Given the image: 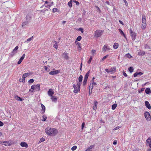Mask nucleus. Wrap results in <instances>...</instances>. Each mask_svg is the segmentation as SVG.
Listing matches in <instances>:
<instances>
[{"instance_id":"25","label":"nucleus","mask_w":151,"mask_h":151,"mask_svg":"<svg viewBox=\"0 0 151 151\" xmlns=\"http://www.w3.org/2000/svg\"><path fill=\"white\" fill-rule=\"evenodd\" d=\"M119 30L120 33L122 35H123L124 36V38H126V36H125L124 33L123 32V31L120 29H119Z\"/></svg>"},{"instance_id":"36","label":"nucleus","mask_w":151,"mask_h":151,"mask_svg":"<svg viewBox=\"0 0 151 151\" xmlns=\"http://www.w3.org/2000/svg\"><path fill=\"white\" fill-rule=\"evenodd\" d=\"M145 54V52L144 51L140 52H139L138 54L140 56H143Z\"/></svg>"},{"instance_id":"62","label":"nucleus","mask_w":151,"mask_h":151,"mask_svg":"<svg viewBox=\"0 0 151 151\" xmlns=\"http://www.w3.org/2000/svg\"><path fill=\"white\" fill-rule=\"evenodd\" d=\"M85 125V123L84 122H83L82 124V129H83V127H84Z\"/></svg>"},{"instance_id":"15","label":"nucleus","mask_w":151,"mask_h":151,"mask_svg":"<svg viewBox=\"0 0 151 151\" xmlns=\"http://www.w3.org/2000/svg\"><path fill=\"white\" fill-rule=\"evenodd\" d=\"M75 43L78 46V50H81V43L78 42V41H75Z\"/></svg>"},{"instance_id":"38","label":"nucleus","mask_w":151,"mask_h":151,"mask_svg":"<svg viewBox=\"0 0 151 151\" xmlns=\"http://www.w3.org/2000/svg\"><path fill=\"white\" fill-rule=\"evenodd\" d=\"M33 36L31 37L30 38L28 39L27 40L25 41V42H29L31 40L33 39Z\"/></svg>"},{"instance_id":"44","label":"nucleus","mask_w":151,"mask_h":151,"mask_svg":"<svg viewBox=\"0 0 151 151\" xmlns=\"http://www.w3.org/2000/svg\"><path fill=\"white\" fill-rule=\"evenodd\" d=\"M25 56V55L24 54H23V55L21 57V58L20 59V60H21L22 61L24 59V57Z\"/></svg>"},{"instance_id":"26","label":"nucleus","mask_w":151,"mask_h":151,"mask_svg":"<svg viewBox=\"0 0 151 151\" xmlns=\"http://www.w3.org/2000/svg\"><path fill=\"white\" fill-rule=\"evenodd\" d=\"M94 145H91L88 147L85 151H91L92 148L94 147Z\"/></svg>"},{"instance_id":"45","label":"nucleus","mask_w":151,"mask_h":151,"mask_svg":"<svg viewBox=\"0 0 151 151\" xmlns=\"http://www.w3.org/2000/svg\"><path fill=\"white\" fill-rule=\"evenodd\" d=\"M81 84L79 83H78L76 85V86L80 90V89Z\"/></svg>"},{"instance_id":"7","label":"nucleus","mask_w":151,"mask_h":151,"mask_svg":"<svg viewBox=\"0 0 151 151\" xmlns=\"http://www.w3.org/2000/svg\"><path fill=\"white\" fill-rule=\"evenodd\" d=\"M146 145L148 146L149 147L151 148V138L149 137L146 141Z\"/></svg>"},{"instance_id":"47","label":"nucleus","mask_w":151,"mask_h":151,"mask_svg":"<svg viewBox=\"0 0 151 151\" xmlns=\"http://www.w3.org/2000/svg\"><path fill=\"white\" fill-rule=\"evenodd\" d=\"M77 148V146H74L72 148H71V150L73 151L75 150Z\"/></svg>"},{"instance_id":"18","label":"nucleus","mask_w":151,"mask_h":151,"mask_svg":"<svg viewBox=\"0 0 151 151\" xmlns=\"http://www.w3.org/2000/svg\"><path fill=\"white\" fill-rule=\"evenodd\" d=\"M41 106L42 108V110L41 111L42 113L43 114L45 112V106L42 104H41Z\"/></svg>"},{"instance_id":"5","label":"nucleus","mask_w":151,"mask_h":151,"mask_svg":"<svg viewBox=\"0 0 151 151\" xmlns=\"http://www.w3.org/2000/svg\"><path fill=\"white\" fill-rule=\"evenodd\" d=\"M131 36L132 37V40H134L136 38V34L135 32H134L131 29L130 30Z\"/></svg>"},{"instance_id":"41","label":"nucleus","mask_w":151,"mask_h":151,"mask_svg":"<svg viewBox=\"0 0 151 151\" xmlns=\"http://www.w3.org/2000/svg\"><path fill=\"white\" fill-rule=\"evenodd\" d=\"M81 38H82L80 36H79L77 37L76 41H80L81 39Z\"/></svg>"},{"instance_id":"43","label":"nucleus","mask_w":151,"mask_h":151,"mask_svg":"<svg viewBox=\"0 0 151 151\" xmlns=\"http://www.w3.org/2000/svg\"><path fill=\"white\" fill-rule=\"evenodd\" d=\"M55 43L53 47H55V48L57 49L58 47V45L57 44V42L55 41Z\"/></svg>"},{"instance_id":"10","label":"nucleus","mask_w":151,"mask_h":151,"mask_svg":"<svg viewBox=\"0 0 151 151\" xmlns=\"http://www.w3.org/2000/svg\"><path fill=\"white\" fill-rule=\"evenodd\" d=\"M54 93V92L53 91V90L50 88L49 89V91L47 92V94L49 96L51 97L53 96V94Z\"/></svg>"},{"instance_id":"33","label":"nucleus","mask_w":151,"mask_h":151,"mask_svg":"<svg viewBox=\"0 0 151 151\" xmlns=\"http://www.w3.org/2000/svg\"><path fill=\"white\" fill-rule=\"evenodd\" d=\"M95 8H96V10L99 13H101V11L100 10L99 8L97 6H95Z\"/></svg>"},{"instance_id":"28","label":"nucleus","mask_w":151,"mask_h":151,"mask_svg":"<svg viewBox=\"0 0 151 151\" xmlns=\"http://www.w3.org/2000/svg\"><path fill=\"white\" fill-rule=\"evenodd\" d=\"M145 93L147 94H149L151 92V90L149 88H147L145 90Z\"/></svg>"},{"instance_id":"39","label":"nucleus","mask_w":151,"mask_h":151,"mask_svg":"<svg viewBox=\"0 0 151 151\" xmlns=\"http://www.w3.org/2000/svg\"><path fill=\"white\" fill-rule=\"evenodd\" d=\"M83 76L81 75L78 78V80L79 82H81L82 81Z\"/></svg>"},{"instance_id":"22","label":"nucleus","mask_w":151,"mask_h":151,"mask_svg":"<svg viewBox=\"0 0 151 151\" xmlns=\"http://www.w3.org/2000/svg\"><path fill=\"white\" fill-rule=\"evenodd\" d=\"M98 104V102L96 101L94 102V106L93 107V109L94 110H96L97 109V106Z\"/></svg>"},{"instance_id":"9","label":"nucleus","mask_w":151,"mask_h":151,"mask_svg":"<svg viewBox=\"0 0 151 151\" xmlns=\"http://www.w3.org/2000/svg\"><path fill=\"white\" fill-rule=\"evenodd\" d=\"M3 145L6 146H10L12 144L10 141H4L3 142Z\"/></svg>"},{"instance_id":"27","label":"nucleus","mask_w":151,"mask_h":151,"mask_svg":"<svg viewBox=\"0 0 151 151\" xmlns=\"http://www.w3.org/2000/svg\"><path fill=\"white\" fill-rule=\"evenodd\" d=\"M119 46L118 44L117 43H114L113 45V48L115 49H117Z\"/></svg>"},{"instance_id":"42","label":"nucleus","mask_w":151,"mask_h":151,"mask_svg":"<svg viewBox=\"0 0 151 151\" xmlns=\"http://www.w3.org/2000/svg\"><path fill=\"white\" fill-rule=\"evenodd\" d=\"M48 4L47 5H45V6L47 8H49L51 6H52V5L51 4L50 2H49Z\"/></svg>"},{"instance_id":"3","label":"nucleus","mask_w":151,"mask_h":151,"mask_svg":"<svg viewBox=\"0 0 151 151\" xmlns=\"http://www.w3.org/2000/svg\"><path fill=\"white\" fill-rule=\"evenodd\" d=\"M104 32L103 30H97L94 33V37L96 38L100 37Z\"/></svg>"},{"instance_id":"23","label":"nucleus","mask_w":151,"mask_h":151,"mask_svg":"<svg viewBox=\"0 0 151 151\" xmlns=\"http://www.w3.org/2000/svg\"><path fill=\"white\" fill-rule=\"evenodd\" d=\"M124 57L125 58H128L129 59H130L132 57L130 54L129 53L126 54Z\"/></svg>"},{"instance_id":"63","label":"nucleus","mask_w":151,"mask_h":151,"mask_svg":"<svg viewBox=\"0 0 151 151\" xmlns=\"http://www.w3.org/2000/svg\"><path fill=\"white\" fill-rule=\"evenodd\" d=\"M4 125L3 123L0 121V126H2Z\"/></svg>"},{"instance_id":"2","label":"nucleus","mask_w":151,"mask_h":151,"mask_svg":"<svg viewBox=\"0 0 151 151\" xmlns=\"http://www.w3.org/2000/svg\"><path fill=\"white\" fill-rule=\"evenodd\" d=\"M142 24L141 28L142 29H144L147 26L146 20V17L145 15H143L142 16Z\"/></svg>"},{"instance_id":"61","label":"nucleus","mask_w":151,"mask_h":151,"mask_svg":"<svg viewBox=\"0 0 151 151\" xmlns=\"http://www.w3.org/2000/svg\"><path fill=\"white\" fill-rule=\"evenodd\" d=\"M91 84L93 86H96V84L95 82H94V81H93L92 83H91Z\"/></svg>"},{"instance_id":"34","label":"nucleus","mask_w":151,"mask_h":151,"mask_svg":"<svg viewBox=\"0 0 151 151\" xmlns=\"http://www.w3.org/2000/svg\"><path fill=\"white\" fill-rule=\"evenodd\" d=\"M129 71L131 73H132L133 72L134 69L133 68V67H130L128 68Z\"/></svg>"},{"instance_id":"46","label":"nucleus","mask_w":151,"mask_h":151,"mask_svg":"<svg viewBox=\"0 0 151 151\" xmlns=\"http://www.w3.org/2000/svg\"><path fill=\"white\" fill-rule=\"evenodd\" d=\"M96 50H91V53H92V54L93 55H94L96 53Z\"/></svg>"},{"instance_id":"1","label":"nucleus","mask_w":151,"mask_h":151,"mask_svg":"<svg viewBox=\"0 0 151 151\" xmlns=\"http://www.w3.org/2000/svg\"><path fill=\"white\" fill-rule=\"evenodd\" d=\"M45 132L48 135L52 136L55 135L57 133L58 131L55 129L48 127L46 128Z\"/></svg>"},{"instance_id":"48","label":"nucleus","mask_w":151,"mask_h":151,"mask_svg":"<svg viewBox=\"0 0 151 151\" xmlns=\"http://www.w3.org/2000/svg\"><path fill=\"white\" fill-rule=\"evenodd\" d=\"M29 74L28 73H24L23 75V76H24V77H25L26 78L27 76H29Z\"/></svg>"},{"instance_id":"58","label":"nucleus","mask_w":151,"mask_h":151,"mask_svg":"<svg viewBox=\"0 0 151 151\" xmlns=\"http://www.w3.org/2000/svg\"><path fill=\"white\" fill-rule=\"evenodd\" d=\"M93 86L91 84L89 86V88H91V89H92L93 88Z\"/></svg>"},{"instance_id":"56","label":"nucleus","mask_w":151,"mask_h":151,"mask_svg":"<svg viewBox=\"0 0 151 151\" xmlns=\"http://www.w3.org/2000/svg\"><path fill=\"white\" fill-rule=\"evenodd\" d=\"M122 73L125 77H126L127 76V74L124 71H123Z\"/></svg>"},{"instance_id":"51","label":"nucleus","mask_w":151,"mask_h":151,"mask_svg":"<svg viewBox=\"0 0 151 151\" xmlns=\"http://www.w3.org/2000/svg\"><path fill=\"white\" fill-rule=\"evenodd\" d=\"M45 140V139L43 138V137H42V138H41L40 139V142H43V141H44Z\"/></svg>"},{"instance_id":"60","label":"nucleus","mask_w":151,"mask_h":151,"mask_svg":"<svg viewBox=\"0 0 151 151\" xmlns=\"http://www.w3.org/2000/svg\"><path fill=\"white\" fill-rule=\"evenodd\" d=\"M27 24V23L25 22H23L22 24V26L23 27L24 26H25Z\"/></svg>"},{"instance_id":"35","label":"nucleus","mask_w":151,"mask_h":151,"mask_svg":"<svg viewBox=\"0 0 151 151\" xmlns=\"http://www.w3.org/2000/svg\"><path fill=\"white\" fill-rule=\"evenodd\" d=\"M117 105L116 104H113L112 106V107H111L112 109L113 110H114L116 109V106H117Z\"/></svg>"},{"instance_id":"30","label":"nucleus","mask_w":151,"mask_h":151,"mask_svg":"<svg viewBox=\"0 0 151 151\" xmlns=\"http://www.w3.org/2000/svg\"><path fill=\"white\" fill-rule=\"evenodd\" d=\"M25 78L23 76L22 78H20L19 79V81L20 82H25Z\"/></svg>"},{"instance_id":"13","label":"nucleus","mask_w":151,"mask_h":151,"mask_svg":"<svg viewBox=\"0 0 151 151\" xmlns=\"http://www.w3.org/2000/svg\"><path fill=\"white\" fill-rule=\"evenodd\" d=\"M143 73L142 72H137L134 74L133 76L134 77H136L137 76H140Z\"/></svg>"},{"instance_id":"31","label":"nucleus","mask_w":151,"mask_h":151,"mask_svg":"<svg viewBox=\"0 0 151 151\" xmlns=\"http://www.w3.org/2000/svg\"><path fill=\"white\" fill-rule=\"evenodd\" d=\"M89 71L86 74L84 78V79L86 80L88 79V78L89 76Z\"/></svg>"},{"instance_id":"24","label":"nucleus","mask_w":151,"mask_h":151,"mask_svg":"<svg viewBox=\"0 0 151 151\" xmlns=\"http://www.w3.org/2000/svg\"><path fill=\"white\" fill-rule=\"evenodd\" d=\"M17 51H15L14 50L13 51L10 53V55L11 57H13L17 53Z\"/></svg>"},{"instance_id":"19","label":"nucleus","mask_w":151,"mask_h":151,"mask_svg":"<svg viewBox=\"0 0 151 151\" xmlns=\"http://www.w3.org/2000/svg\"><path fill=\"white\" fill-rule=\"evenodd\" d=\"M116 68L115 67L114 68H111L110 70V73L112 74L113 73H114L116 70Z\"/></svg>"},{"instance_id":"64","label":"nucleus","mask_w":151,"mask_h":151,"mask_svg":"<svg viewBox=\"0 0 151 151\" xmlns=\"http://www.w3.org/2000/svg\"><path fill=\"white\" fill-rule=\"evenodd\" d=\"M105 70L107 73H110V70H109L108 69H106Z\"/></svg>"},{"instance_id":"4","label":"nucleus","mask_w":151,"mask_h":151,"mask_svg":"<svg viewBox=\"0 0 151 151\" xmlns=\"http://www.w3.org/2000/svg\"><path fill=\"white\" fill-rule=\"evenodd\" d=\"M144 116L147 121H150L151 120V116L148 112L146 111L145 112Z\"/></svg>"},{"instance_id":"32","label":"nucleus","mask_w":151,"mask_h":151,"mask_svg":"<svg viewBox=\"0 0 151 151\" xmlns=\"http://www.w3.org/2000/svg\"><path fill=\"white\" fill-rule=\"evenodd\" d=\"M42 117L43 118L42 119V121H46L47 118L46 116L45 115H44L43 116H42Z\"/></svg>"},{"instance_id":"52","label":"nucleus","mask_w":151,"mask_h":151,"mask_svg":"<svg viewBox=\"0 0 151 151\" xmlns=\"http://www.w3.org/2000/svg\"><path fill=\"white\" fill-rule=\"evenodd\" d=\"M73 2H75L77 5H78L79 4V2L73 0Z\"/></svg>"},{"instance_id":"20","label":"nucleus","mask_w":151,"mask_h":151,"mask_svg":"<svg viewBox=\"0 0 151 151\" xmlns=\"http://www.w3.org/2000/svg\"><path fill=\"white\" fill-rule=\"evenodd\" d=\"M14 99L17 100L18 101H22V99L20 97L18 96L17 95H14Z\"/></svg>"},{"instance_id":"16","label":"nucleus","mask_w":151,"mask_h":151,"mask_svg":"<svg viewBox=\"0 0 151 151\" xmlns=\"http://www.w3.org/2000/svg\"><path fill=\"white\" fill-rule=\"evenodd\" d=\"M145 104L146 106L148 109H151L150 105L148 101H145Z\"/></svg>"},{"instance_id":"54","label":"nucleus","mask_w":151,"mask_h":151,"mask_svg":"<svg viewBox=\"0 0 151 151\" xmlns=\"http://www.w3.org/2000/svg\"><path fill=\"white\" fill-rule=\"evenodd\" d=\"M92 57H90V58L88 61V63H90L92 59Z\"/></svg>"},{"instance_id":"40","label":"nucleus","mask_w":151,"mask_h":151,"mask_svg":"<svg viewBox=\"0 0 151 151\" xmlns=\"http://www.w3.org/2000/svg\"><path fill=\"white\" fill-rule=\"evenodd\" d=\"M52 12H59L57 8H54L52 9Z\"/></svg>"},{"instance_id":"55","label":"nucleus","mask_w":151,"mask_h":151,"mask_svg":"<svg viewBox=\"0 0 151 151\" xmlns=\"http://www.w3.org/2000/svg\"><path fill=\"white\" fill-rule=\"evenodd\" d=\"M87 80L86 79H84L83 81V84L84 85H85L86 84L87 81Z\"/></svg>"},{"instance_id":"50","label":"nucleus","mask_w":151,"mask_h":151,"mask_svg":"<svg viewBox=\"0 0 151 151\" xmlns=\"http://www.w3.org/2000/svg\"><path fill=\"white\" fill-rule=\"evenodd\" d=\"M34 81V80L32 79H30L28 81L29 83H33Z\"/></svg>"},{"instance_id":"29","label":"nucleus","mask_w":151,"mask_h":151,"mask_svg":"<svg viewBox=\"0 0 151 151\" xmlns=\"http://www.w3.org/2000/svg\"><path fill=\"white\" fill-rule=\"evenodd\" d=\"M73 2V0H70L68 3V5L70 7L72 6V2Z\"/></svg>"},{"instance_id":"21","label":"nucleus","mask_w":151,"mask_h":151,"mask_svg":"<svg viewBox=\"0 0 151 151\" xmlns=\"http://www.w3.org/2000/svg\"><path fill=\"white\" fill-rule=\"evenodd\" d=\"M35 89L36 91H39L40 90V85L39 84H37L35 85Z\"/></svg>"},{"instance_id":"8","label":"nucleus","mask_w":151,"mask_h":151,"mask_svg":"<svg viewBox=\"0 0 151 151\" xmlns=\"http://www.w3.org/2000/svg\"><path fill=\"white\" fill-rule=\"evenodd\" d=\"M62 56L64 60H67L69 59L68 54L67 52H64L62 54Z\"/></svg>"},{"instance_id":"53","label":"nucleus","mask_w":151,"mask_h":151,"mask_svg":"<svg viewBox=\"0 0 151 151\" xmlns=\"http://www.w3.org/2000/svg\"><path fill=\"white\" fill-rule=\"evenodd\" d=\"M19 48V47L18 46H16L15 48L13 49V50L17 52V50Z\"/></svg>"},{"instance_id":"57","label":"nucleus","mask_w":151,"mask_h":151,"mask_svg":"<svg viewBox=\"0 0 151 151\" xmlns=\"http://www.w3.org/2000/svg\"><path fill=\"white\" fill-rule=\"evenodd\" d=\"M79 30L82 33H83L84 31L83 28H81L79 29Z\"/></svg>"},{"instance_id":"12","label":"nucleus","mask_w":151,"mask_h":151,"mask_svg":"<svg viewBox=\"0 0 151 151\" xmlns=\"http://www.w3.org/2000/svg\"><path fill=\"white\" fill-rule=\"evenodd\" d=\"M73 87L74 89V90L73 91L74 93H76L78 91H80V90L77 87L75 84H73Z\"/></svg>"},{"instance_id":"49","label":"nucleus","mask_w":151,"mask_h":151,"mask_svg":"<svg viewBox=\"0 0 151 151\" xmlns=\"http://www.w3.org/2000/svg\"><path fill=\"white\" fill-rule=\"evenodd\" d=\"M121 127H120V126H117V127H116L115 128H114V129L113 130H116L117 129H119Z\"/></svg>"},{"instance_id":"37","label":"nucleus","mask_w":151,"mask_h":151,"mask_svg":"<svg viewBox=\"0 0 151 151\" xmlns=\"http://www.w3.org/2000/svg\"><path fill=\"white\" fill-rule=\"evenodd\" d=\"M109 56L108 55H106L104 56L101 59L102 61H104L106 58H107Z\"/></svg>"},{"instance_id":"11","label":"nucleus","mask_w":151,"mask_h":151,"mask_svg":"<svg viewBox=\"0 0 151 151\" xmlns=\"http://www.w3.org/2000/svg\"><path fill=\"white\" fill-rule=\"evenodd\" d=\"M60 72V70H57L54 71H52L50 72L49 73V74L51 75H56L58 73Z\"/></svg>"},{"instance_id":"59","label":"nucleus","mask_w":151,"mask_h":151,"mask_svg":"<svg viewBox=\"0 0 151 151\" xmlns=\"http://www.w3.org/2000/svg\"><path fill=\"white\" fill-rule=\"evenodd\" d=\"M31 88L33 90L35 89V86L32 85L31 86Z\"/></svg>"},{"instance_id":"14","label":"nucleus","mask_w":151,"mask_h":151,"mask_svg":"<svg viewBox=\"0 0 151 151\" xmlns=\"http://www.w3.org/2000/svg\"><path fill=\"white\" fill-rule=\"evenodd\" d=\"M20 145L23 147H28V145L27 143L24 142H22L20 143Z\"/></svg>"},{"instance_id":"6","label":"nucleus","mask_w":151,"mask_h":151,"mask_svg":"<svg viewBox=\"0 0 151 151\" xmlns=\"http://www.w3.org/2000/svg\"><path fill=\"white\" fill-rule=\"evenodd\" d=\"M110 50V47L107 44H106L102 48V50L104 52L106 51H108Z\"/></svg>"},{"instance_id":"17","label":"nucleus","mask_w":151,"mask_h":151,"mask_svg":"<svg viewBox=\"0 0 151 151\" xmlns=\"http://www.w3.org/2000/svg\"><path fill=\"white\" fill-rule=\"evenodd\" d=\"M51 99L52 101L54 102H56L57 100V97L56 96H52L51 97Z\"/></svg>"}]
</instances>
